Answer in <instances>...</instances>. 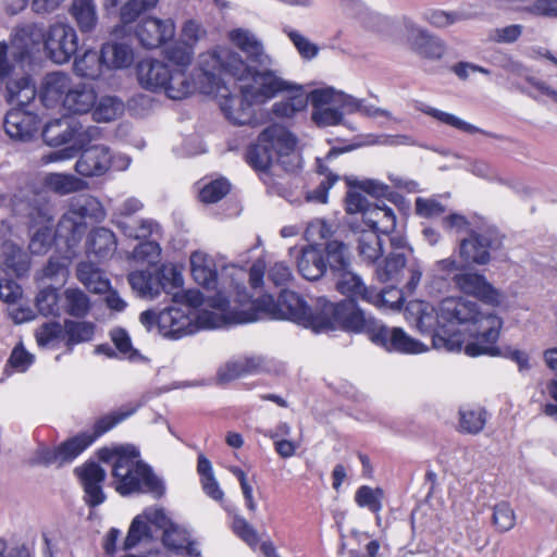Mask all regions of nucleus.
<instances>
[{
	"instance_id": "nucleus-63",
	"label": "nucleus",
	"mask_w": 557,
	"mask_h": 557,
	"mask_svg": "<svg viewBox=\"0 0 557 557\" xmlns=\"http://www.w3.org/2000/svg\"><path fill=\"white\" fill-rule=\"evenodd\" d=\"M58 300L57 289L46 287L36 296V307L42 315H55L59 312Z\"/></svg>"
},
{
	"instance_id": "nucleus-8",
	"label": "nucleus",
	"mask_w": 557,
	"mask_h": 557,
	"mask_svg": "<svg viewBox=\"0 0 557 557\" xmlns=\"http://www.w3.org/2000/svg\"><path fill=\"white\" fill-rule=\"evenodd\" d=\"M319 304L323 309L322 320H329V323L323 325V332L341 326L352 332L368 333L374 342V334L382 325L374 318L366 314L356 301L342 300L334 304L325 297H320Z\"/></svg>"
},
{
	"instance_id": "nucleus-28",
	"label": "nucleus",
	"mask_w": 557,
	"mask_h": 557,
	"mask_svg": "<svg viewBox=\"0 0 557 557\" xmlns=\"http://www.w3.org/2000/svg\"><path fill=\"white\" fill-rule=\"evenodd\" d=\"M208 307L213 310L202 308L201 310H194L193 318L194 323L197 325V332L205 329H216L221 327L226 322L225 313L227 312L228 301L220 293L213 298L208 300Z\"/></svg>"
},
{
	"instance_id": "nucleus-9",
	"label": "nucleus",
	"mask_w": 557,
	"mask_h": 557,
	"mask_svg": "<svg viewBox=\"0 0 557 557\" xmlns=\"http://www.w3.org/2000/svg\"><path fill=\"white\" fill-rule=\"evenodd\" d=\"M407 310L416 317V324L421 333L432 334V344L435 349L459 351L462 348L463 341L459 335L450 334L445 320L441 317V306L435 310L425 301L414 300L409 302Z\"/></svg>"
},
{
	"instance_id": "nucleus-62",
	"label": "nucleus",
	"mask_w": 557,
	"mask_h": 557,
	"mask_svg": "<svg viewBox=\"0 0 557 557\" xmlns=\"http://www.w3.org/2000/svg\"><path fill=\"white\" fill-rule=\"evenodd\" d=\"M382 490L363 485L356 492L355 500L360 507H367L372 512L377 513L382 508Z\"/></svg>"
},
{
	"instance_id": "nucleus-61",
	"label": "nucleus",
	"mask_w": 557,
	"mask_h": 557,
	"mask_svg": "<svg viewBox=\"0 0 557 557\" xmlns=\"http://www.w3.org/2000/svg\"><path fill=\"white\" fill-rule=\"evenodd\" d=\"M159 0H128L120 12L123 24L133 23L141 13L153 9Z\"/></svg>"
},
{
	"instance_id": "nucleus-11",
	"label": "nucleus",
	"mask_w": 557,
	"mask_h": 557,
	"mask_svg": "<svg viewBox=\"0 0 557 557\" xmlns=\"http://www.w3.org/2000/svg\"><path fill=\"white\" fill-rule=\"evenodd\" d=\"M132 289L141 298L154 299L161 292L173 294L183 284L181 273L174 267H161L153 271H134L127 276Z\"/></svg>"
},
{
	"instance_id": "nucleus-10",
	"label": "nucleus",
	"mask_w": 557,
	"mask_h": 557,
	"mask_svg": "<svg viewBox=\"0 0 557 557\" xmlns=\"http://www.w3.org/2000/svg\"><path fill=\"white\" fill-rule=\"evenodd\" d=\"M193 313L190 307H170L158 313L146 310L140 313L139 321L147 331L156 326L162 336L177 339L197 332Z\"/></svg>"
},
{
	"instance_id": "nucleus-32",
	"label": "nucleus",
	"mask_w": 557,
	"mask_h": 557,
	"mask_svg": "<svg viewBox=\"0 0 557 557\" xmlns=\"http://www.w3.org/2000/svg\"><path fill=\"white\" fill-rule=\"evenodd\" d=\"M260 141L268 143L274 156H288L297 145V138L282 125L273 124L260 134Z\"/></svg>"
},
{
	"instance_id": "nucleus-54",
	"label": "nucleus",
	"mask_w": 557,
	"mask_h": 557,
	"mask_svg": "<svg viewBox=\"0 0 557 557\" xmlns=\"http://www.w3.org/2000/svg\"><path fill=\"white\" fill-rule=\"evenodd\" d=\"M152 539L149 525L145 518L140 515L137 516L128 530L127 536L124 542V549L129 550L140 543H148Z\"/></svg>"
},
{
	"instance_id": "nucleus-60",
	"label": "nucleus",
	"mask_w": 557,
	"mask_h": 557,
	"mask_svg": "<svg viewBox=\"0 0 557 557\" xmlns=\"http://www.w3.org/2000/svg\"><path fill=\"white\" fill-rule=\"evenodd\" d=\"M492 519L493 524L499 532H507L516 524L515 511L506 502L498 503L494 506Z\"/></svg>"
},
{
	"instance_id": "nucleus-27",
	"label": "nucleus",
	"mask_w": 557,
	"mask_h": 557,
	"mask_svg": "<svg viewBox=\"0 0 557 557\" xmlns=\"http://www.w3.org/2000/svg\"><path fill=\"white\" fill-rule=\"evenodd\" d=\"M72 77L64 72L48 73L41 83L40 98L46 107L63 104L65 96L72 88Z\"/></svg>"
},
{
	"instance_id": "nucleus-24",
	"label": "nucleus",
	"mask_w": 557,
	"mask_h": 557,
	"mask_svg": "<svg viewBox=\"0 0 557 557\" xmlns=\"http://www.w3.org/2000/svg\"><path fill=\"white\" fill-rule=\"evenodd\" d=\"M52 216L42 210L30 214L29 244L32 255H45L53 243Z\"/></svg>"
},
{
	"instance_id": "nucleus-34",
	"label": "nucleus",
	"mask_w": 557,
	"mask_h": 557,
	"mask_svg": "<svg viewBox=\"0 0 557 557\" xmlns=\"http://www.w3.org/2000/svg\"><path fill=\"white\" fill-rule=\"evenodd\" d=\"M284 92L288 96L272 107V112L277 117H292L304 111L310 101V94H306L301 86L293 84V87Z\"/></svg>"
},
{
	"instance_id": "nucleus-51",
	"label": "nucleus",
	"mask_w": 557,
	"mask_h": 557,
	"mask_svg": "<svg viewBox=\"0 0 557 557\" xmlns=\"http://www.w3.org/2000/svg\"><path fill=\"white\" fill-rule=\"evenodd\" d=\"M420 110L422 112H424L425 114L436 119L437 121H440L446 125H449L451 127H455L459 131H462L465 133H468V134L482 133V134L487 135V133L484 132L483 129L461 120L460 117H458L451 113L444 112V111H441V110L432 108V107H424V108H421Z\"/></svg>"
},
{
	"instance_id": "nucleus-26",
	"label": "nucleus",
	"mask_w": 557,
	"mask_h": 557,
	"mask_svg": "<svg viewBox=\"0 0 557 557\" xmlns=\"http://www.w3.org/2000/svg\"><path fill=\"white\" fill-rule=\"evenodd\" d=\"M374 342L381 344L389 351L403 354H420L428 348L421 342L409 336L400 327H388L382 325L374 334Z\"/></svg>"
},
{
	"instance_id": "nucleus-3",
	"label": "nucleus",
	"mask_w": 557,
	"mask_h": 557,
	"mask_svg": "<svg viewBox=\"0 0 557 557\" xmlns=\"http://www.w3.org/2000/svg\"><path fill=\"white\" fill-rule=\"evenodd\" d=\"M99 458L112 467V479L115 491L122 495L148 493L160 497L164 493L162 481L141 459L138 449L133 445L104 448Z\"/></svg>"
},
{
	"instance_id": "nucleus-7",
	"label": "nucleus",
	"mask_w": 557,
	"mask_h": 557,
	"mask_svg": "<svg viewBox=\"0 0 557 557\" xmlns=\"http://www.w3.org/2000/svg\"><path fill=\"white\" fill-rule=\"evenodd\" d=\"M104 216V209L96 197L88 194L74 196L69 200V209L60 219L55 234L71 246L84 235L86 219L101 221Z\"/></svg>"
},
{
	"instance_id": "nucleus-41",
	"label": "nucleus",
	"mask_w": 557,
	"mask_h": 557,
	"mask_svg": "<svg viewBox=\"0 0 557 557\" xmlns=\"http://www.w3.org/2000/svg\"><path fill=\"white\" fill-rule=\"evenodd\" d=\"M70 12L81 32L89 33L96 27L98 15L92 0H73Z\"/></svg>"
},
{
	"instance_id": "nucleus-38",
	"label": "nucleus",
	"mask_w": 557,
	"mask_h": 557,
	"mask_svg": "<svg viewBox=\"0 0 557 557\" xmlns=\"http://www.w3.org/2000/svg\"><path fill=\"white\" fill-rule=\"evenodd\" d=\"M363 221L370 226V231H374L376 234H389L396 227V215L387 206L373 205V208L366 211Z\"/></svg>"
},
{
	"instance_id": "nucleus-47",
	"label": "nucleus",
	"mask_w": 557,
	"mask_h": 557,
	"mask_svg": "<svg viewBox=\"0 0 557 557\" xmlns=\"http://www.w3.org/2000/svg\"><path fill=\"white\" fill-rule=\"evenodd\" d=\"M274 160V153L268 143H261L260 136L258 143L251 145L246 151V161L256 171H267Z\"/></svg>"
},
{
	"instance_id": "nucleus-49",
	"label": "nucleus",
	"mask_w": 557,
	"mask_h": 557,
	"mask_svg": "<svg viewBox=\"0 0 557 557\" xmlns=\"http://www.w3.org/2000/svg\"><path fill=\"white\" fill-rule=\"evenodd\" d=\"M423 20L436 28H446L455 23L469 20L471 16L461 11L447 12L438 9H429L423 12Z\"/></svg>"
},
{
	"instance_id": "nucleus-35",
	"label": "nucleus",
	"mask_w": 557,
	"mask_h": 557,
	"mask_svg": "<svg viewBox=\"0 0 557 557\" xmlns=\"http://www.w3.org/2000/svg\"><path fill=\"white\" fill-rule=\"evenodd\" d=\"M75 121L70 117L54 119L42 129V138L49 146H61L74 141Z\"/></svg>"
},
{
	"instance_id": "nucleus-12",
	"label": "nucleus",
	"mask_w": 557,
	"mask_h": 557,
	"mask_svg": "<svg viewBox=\"0 0 557 557\" xmlns=\"http://www.w3.org/2000/svg\"><path fill=\"white\" fill-rule=\"evenodd\" d=\"M248 67L247 73L243 77H235L237 81L243 82L239 89L248 98H252L256 103H263L277 94L289 90L293 84L283 79L275 71L252 70L245 61Z\"/></svg>"
},
{
	"instance_id": "nucleus-17",
	"label": "nucleus",
	"mask_w": 557,
	"mask_h": 557,
	"mask_svg": "<svg viewBox=\"0 0 557 557\" xmlns=\"http://www.w3.org/2000/svg\"><path fill=\"white\" fill-rule=\"evenodd\" d=\"M335 280L337 292L348 297L347 300L356 301L360 299L369 304L391 301L386 296L377 295L374 288L367 286L361 276L351 271L350 268L335 274ZM393 301L396 302L397 299Z\"/></svg>"
},
{
	"instance_id": "nucleus-37",
	"label": "nucleus",
	"mask_w": 557,
	"mask_h": 557,
	"mask_svg": "<svg viewBox=\"0 0 557 557\" xmlns=\"http://www.w3.org/2000/svg\"><path fill=\"white\" fill-rule=\"evenodd\" d=\"M101 60L108 69L128 67L134 60L132 48L122 42L104 44L100 52Z\"/></svg>"
},
{
	"instance_id": "nucleus-30",
	"label": "nucleus",
	"mask_w": 557,
	"mask_h": 557,
	"mask_svg": "<svg viewBox=\"0 0 557 557\" xmlns=\"http://www.w3.org/2000/svg\"><path fill=\"white\" fill-rule=\"evenodd\" d=\"M96 100L97 94L91 85L73 83L62 107L69 113L85 114L94 108Z\"/></svg>"
},
{
	"instance_id": "nucleus-36",
	"label": "nucleus",
	"mask_w": 557,
	"mask_h": 557,
	"mask_svg": "<svg viewBox=\"0 0 557 557\" xmlns=\"http://www.w3.org/2000/svg\"><path fill=\"white\" fill-rule=\"evenodd\" d=\"M116 249V238L112 231L106 227L94 230L87 242V252L98 259L113 256Z\"/></svg>"
},
{
	"instance_id": "nucleus-45",
	"label": "nucleus",
	"mask_w": 557,
	"mask_h": 557,
	"mask_svg": "<svg viewBox=\"0 0 557 557\" xmlns=\"http://www.w3.org/2000/svg\"><path fill=\"white\" fill-rule=\"evenodd\" d=\"M486 424V412L482 408L463 407L459 410L458 430L461 433L478 434Z\"/></svg>"
},
{
	"instance_id": "nucleus-15",
	"label": "nucleus",
	"mask_w": 557,
	"mask_h": 557,
	"mask_svg": "<svg viewBox=\"0 0 557 557\" xmlns=\"http://www.w3.org/2000/svg\"><path fill=\"white\" fill-rule=\"evenodd\" d=\"M219 92V106L225 117L234 125H249L255 121L252 98L240 95H232L226 87H215Z\"/></svg>"
},
{
	"instance_id": "nucleus-53",
	"label": "nucleus",
	"mask_w": 557,
	"mask_h": 557,
	"mask_svg": "<svg viewBox=\"0 0 557 557\" xmlns=\"http://www.w3.org/2000/svg\"><path fill=\"white\" fill-rule=\"evenodd\" d=\"M64 331L67 336V345H75L92 338L95 324L86 321L66 320L64 322Z\"/></svg>"
},
{
	"instance_id": "nucleus-64",
	"label": "nucleus",
	"mask_w": 557,
	"mask_h": 557,
	"mask_svg": "<svg viewBox=\"0 0 557 557\" xmlns=\"http://www.w3.org/2000/svg\"><path fill=\"white\" fill-rule=\"evenodd\" d=\"M230 191V184L224 178H219L206 184L199 194L200 200L206 203H214L221 200Z\"/></svg>"
},
{
	"instance_id": "nucleus-31",
	"label": "nucleus",
	"mask_w": 557,
	"mask_h": 557,
	"mask_svg": "<svg viewBox=\"0 0 557 557\" xmlns=\"http://www.w3.org/2000/svg\"><path fill=\"white\" fill-rule=\"evenodd\" d=\"M299 273L309 281L319 280L326 271V262L322 251L314 245L301 248L297 257Z\"/></svg>"
},
{
	"instance_id": "nucleus-57",
	"label": "nucleus",
	"mask_w": 557,
	"mask_h": 557,
	"mask_svg": "<svg viewBox=\"0 0 557 557\" xmlns=\"http://www.w3.org/2000/svg\"><path fill=\"white\" fill-rule=\"evenodd\" d=\"M116 226L129 238L141 239L159 232V224L153 220H141L138 224H129L126 221L117 220Z\"/></svg>"
},
{
	"instance_id": "nucleus-22",
	"label": "nucleus",
	"mask_w": 557,
	"mask_h": 557,
	"mask_svg": "<svg viewBox=\"0 0 557 557\" xmlns=\"http://www.w3.org/2000/svg\"><path fill=\"white\" fill-rule=\"evenodd\" d=\"M76 473L81 479L84 488V499L90 507L101 505L106 500V494L102 484L106 480V470L98 463L89 461L82 467L76 468Z\"/></svg>"
},
{
	"instance_id": "nucleus-40",
	"label": "nucleus",
	"mask_w": 557,
	"mask_h": 557,
	"mask_svg": "<svg viewBox=\"0 0 557 557\" xmlns=\"http://www.w3.org/2000/svg\"><path fill=\"white\" fill-rule=\"evenodd\" d=\"M324 251L326 267H330L334 275L350 268V250L345 243L339 240H330L326 243Z\"/></svg>"
},
{
	"instance_id": "nucleus-5",
	"label": "nucleus",
	"mask_w": 557,
	"mask_h": 557,
	"mask_svg": "<svg viewBox=\"0 0 557 557\" xmlns=\"http://www.w3.org/2000/svg\"><path fill=\"white\" fill-rule=\"evenodd\" d=\"M33 49L23 47L14 36L11 51L7 42H0V84L5 87V98L10 103L27 106L36 96V88L28 73L33 61Z\"/></svg>"
},
{
	"instance_id": "nucleus-44",
	"label": "nucleus",
	"mask_w": 557,
	"mask_h": 557,
	"mask_svg": "<svg viewBox=\"0 0 557 557\" xmlns=\"http://www.w3.org/2000/svg\"><path fill=\"white\" fill-rule=\"evenodd\" d=\"M63 308L72 317L84 318L90 310V299L82 289L70 287L63 293Z\"/></svg>"
},
{
	"instance_id": "nucleus-18",
	"label": "nucleus",
	"mask_w": 557,
	"mask_h": 557,
	"mask_svg": "<svg viewBox=\"0 0 557 557\" xmlns=\"http://www.w3.org/2000/svg\"><path fill=\"white\" fill-rule=\"evenodd\" d=\"M312 120L318 126L337 125L343 120V111L335 103L334 88H319L310 92Z\"/></svg>"
},
{
	"instance_id": "nucleus-16",
	"label": "nucleus",
	"mask_w": 557,
	"mask_h": 557,
	"mask_svg": "<svg viewBox=\"0 0 557 557\" xmlns=\"http://www.w3.org/2000/svg\"><path fill=\"white\" fill-rule=\"evenodd\" d=\"M453 282L461 293L471 295L487 305L499 306L503 301L502 293L482 274L471 271L457 273L454 275Z\"/></svg>"
},
{
	"instance_id": "nucleus-29",
	"label": "nucleus",
	"mask_w": 557,
	"mask_h": 557,
	"mask_svg": "<svg viewBox=\"0 0 557 557\" xmlns=\"http://www.w3.org/2000/svg\"><path fill=\"white\" fill-rule=\"evenodd\" d=\"M170 69L165 63L154 59L141 60L137 65L138 82L145 89L162 91Z\"/></svg>"
},
{
	"instance_id": "nucleus-13",
	"label": "nucleus",
	"mask_w": 557,
	"mask_h": 557,
	"mask_svg": "<svg viewBox=\"0 0 557 557\" xmlns=\"http://www.w3.org/2000/svg\"><path fill=\"white\" fill-rule=\"evenodd\" d=\"M407 42L423 59L440 60L446 52L445 42L408 17L403 18Z\"/></svg>"
},
{
	"instance_id": "nucleus-14",
	"label": "nucleus",
	"mask_w": 557,
	"mask_h": 557,
	"mask_svg": "<svg viewBox=\"0 0 557 557\" xmlns=\"http://www.w3.org/2000/svg\"><path fill=\"white\" fill-rule=\"evenodd\" d=\"M0 236L3 237L1 245V257L4 264L17 276L24 275L30 268V257L23 249L22 245L14 240L16 233L9 221H1Z\"/></svg>"
},
{
	"instance_id": "nucleus-55",
	"label": "nucleus",
	"mask_w": 557,
	"mask_h": 557,
	"mask_svg": "<svg viewBox=\"0 0 557 557\" xmlns=\"http://www.w3.org/2000/svg\"><path fill=\"white\" fill-rule=\"evenodd\" d=\"M318 171L324 175V180L320 182L319 186L311 191L307 193L306 199L310 202L326 203L327 193L332 186L338 181V176L333 174L326 165L319 161Z\"/></svg>"
},
{
	"instance_id": "nucleus-33",
	"label": "nucleus",
	"mask_w": 557,
	"mask_h": 557,
	"mask_svg": "<svg viewBox=\"0 0 557 557\" xmlns=\"http://www.w3.org/2000/svg\"><path fill=\"white\" fill-rule=\"evenodd\" d=\"M190 269L194 280L207 289H214L218 273L214 260L202 251H195L190 256Z\"/></svg>"
},
{
	"instance_id": "nucleus-19",
	"label": "nucleus",
	"mask_w": 557,
	"mask_h": 557,
	"mask_svg": "<svg viewBox=\"0 0 557 557\" xmlns=\"http://www.w3.org/2000/svg\"><path fill=\"white\" fill-rule=\"evenodd\" d=\"M113 163L111 150L106 145H91L82 149L75 163V171L84 177L106 174Z\"/></svg>"
},
{
	"instance_id": "nucleus-6",
	"label": "nucleus",
	"mask_w": 557,
	"mask_h": 557,
	"mask_svg": "<svg viewBox=\"0 0 557 557\" xmlns=\"http://www.w3.org/2000/svg\"><path fill=\"white\" fill-rule=\"evenodd\" d=\"M17 42L28 44L33 51L44 46L47 57L57 64H64L76 53L78 37L67 23L55 22L47 29L38 24L26 25L17 30Z\"/></svg>"
},
{
	"instance_id": "nucleus-25",
	"label": "nucleus",
	"mask_w": 557,
	"mask_h": 557,
	"mask_svg": "<svg viewBox=\"0 0 557 557\" xmlns=\"http://www.w3.org/2000/svg\"><path fill=\"white\" fill-rule=\"evenodd\" d=\"M228 39L250 62L260 66L273 64V59L265 52L262 41L251 30L246 28L233 29L228 33Z\"/></svg>"
},
{
	"instance_id": "nucleus-42",
	"label": "nucleus",
	"mask_w": 557,
	"mask_h": 557,
	"mask_svg": "<svg viewBox=\"0 0 557 557\" xmlns=\"http://www.w3.org/2000/svg\"><path fill=\"white\" fill-rule=\"evenodd\" d=\"M357 250L363 262L373 264L383 253L382 242L374 231H363L359 234Z\"/></svg>"
},
{
	"instance_id": "nucleus-46",
	"label": "nucleus",
	"mask_w": 557,
	"mask_h": 557,
	"mask_svg": "<svg viewBox=\"0 0 557 557\" xmlns=\"http://www.w3.org/2000/svg\"><path fill=\"white\" fill-rule=\"evenodd\" d=\"M103 66L104 64L100 54L92 50L86 51L74 62L75 73L81 77L89 79H96L100 77Z\"/></svg>"
},
{
	"instance_id": "nucleus-21",
	"label": "nucleus",
	"mask_w": 557,
	"mask_h": 557,
	"mask_svg": "<svg viewBox=\"0 0 557 557\" xmlns=\"http://www.w3.org/2000/svg\"><path fill=\"white\" fill-rule=\"evenodd\" d=\"M175 35V25L171 18L160 20L147 17L136 27V36L140 45L147 49L160 47Z\"/></svg>"
},
{
	"instance_id": "nucleus-50",
	"label": "nucleus",
	"mask_w": 557,
	"mask_h": 557,
	"mask_svg": "<svg viewBox=\"0 0 557 557\" xmlns=\"http://www.w3.org/2000/svg\"><path fill=\"white\" fill-rule=\"evenodd\" d=\"M95 441V436H89V432L81 433L59 446L61 454V463L70 462L83 453Z\"/></svg>"
},
{
	"instance_id": "nucleus-39",
	"label": "nucleus",
	"mask_w": 557,
	"mask_h": 557,
	"mask_svg": "<svg viewBox=\"0 0 557 557\" xmlns=\"http://www.w3.org/2000/svg\"><path fill=\"white\" fill-rule=\"evenodd\" d=\"M78 281L90 292L101 294L109 290L110 282L91 262H82L77 267Z\"/></svg>"
},
{
	"instance_id": "nucleus-59",
	"label": "nucleus",
	"mask_w": 557,
	"mask_h": 557,
	"mask_svg": "<svg viewBox=\"0 0 557 557\" xmlns=\"http://www.w3.org/2000/svg\"><path fill=\"white\" fill-rule=\"evenodd\" d=\"M190 533L182 525L175 524L171 529L162 533V544L174 554H182V549L187 544Z\"/></svg>"
},
{
	"instance_id": "nucleus-20",
	"label": "nucleus",
	"mask_w": 557,
	"mask_h": 557,
	"mask_svg": "<svg viewBox=\"0 0 557 557\" xmlns=\"http://www.w3.org/2000/svg\"><path fill=\"white\" fill-rule=\"evenodd\" d=\"M496 240L491 231H471L459 244V256L466 262L486 264L491 258L490 250L494 248Z\"/></svg>"
},
{
	"instance_id": "nucleus-56",
	"label": "nucleus",
	"mask_w": 557,
	"mask_h": 557,
	"mask_svg": "<svg viewBox=\"0 0 557 557\" xmlns=\"http://www.w3.org/2000/svg\"><path fill=\"white\" fill-rule=\"evenodd\" d=\"M406 265V258L403 252L391 253L376 269V276L381 282L396 280Z\"/></svg>"
},
{
	"instance_id": "nucleus-1",
	"label": "nucleus",
	"mask_w": 557,
	"mask_h": 557,
	"mask_svg": "<svg viewBox=\"0 0 557 557\" xmlns=\"http://www.w3.org/2000/svg\"><path fill=\"white\" fill-rule=\"evenodd\" d=\"M441 314L450 334L455 333L463 341L465 352L468 356L500 354L495 345L503 326L499 317L492 313L483 315L476 302L455 297L441 302Z\"/></svg>"
},
{
	"instance_id": "nucleus-23",
	"label": "nucleus",
	"mask_w": 557,
	"mask_h": 557,
	"mask_svg": "<svg viewBox=\"0 0 557 557\" xmlns=\"http://www.w3.org/2000/svg\"><path fill=\"white\" fill-rule=\"evenodd\" d=\"M17 106L11 109L4 117V131L14 140H30L39 127L38 116Z\"/></svg>"
},
{
	"instance_id": "nucleus-58",
	"label": "nucleus",
	"mask_w": 557,
	"mask_h": 557,
	"mask_svg": "<svg viewBox=\"0 0 557 557\" xmlns=\"http://www.w3.org/2000/svg\"><path fill=\"white\" fill-rule=\"evenodd\" d=\"M136 411V408L131 407L126 409H121L119 411L109 413L107 416L98 419L94 425L92 432L89 433V436H95V440L106 432L110 431L120 422L124 421L128 417H131Z\"/></svg>"
},
{
	"instance_id": "nucleus-43",
	"label": "nucleus",
	"mask_w": 557,
	"mask_h": 557,
	"mask_svg": "<svg viewBox=\"0 0 557 557\" xmlns=\"http://www.w3.org/2000/svg\"><path fill=\"white\" fill-rule=\"evenodd\" d=\"M48 188L59 195H66L86 188L87 183L72 174L50 173L45 177Z\"/></svg>"
},
{
	"instance_id": "nucleus-48",
	"label": "nucleus",
	"mask_w": 557,
	"mask_h": 557,
	"mask_svg": "<svg viewBox=\"0 0 557 557\" xmlns=\"http://www.w3.org/2000/svg\"><path fill=\"white\" fill-rule=\"evenodd\" d=\"M124 111L123 102L116 97L104 96L96 101L92 111V119L96 122H111L119 117Z\"/></svg>"
},
{
	"instance_id": "nucleus-52",
	"label": "nucleus",
	"mask_w": 557,
	"mask_h": 557,
	"mask_svg": "<svg viewBox=\"0 0 557 557\" xmlns=\"http://www.w3.org/2000/svg\"><path fill=\"white\" fill-rule=\"evenodd\" d=\"M283 33L288 37V39L292 41L297 52L304 60H313L319 54V46L312 42L308 37L302 35L300 32L289 26H285L283 28Z\"/></svg>"
},
{
	"instance_id": "nucleus-2",
	"label": "nucleus",
	"mask_w": 557,
	"mask_h": 557,
	"mask_svg": "<svg viewBox=\"0 0 557 557\" xmlns=\"http://www.w3.org/2000/svg\"><path fill=\"white\" fill-rule=\"evenodd\" d=\"M248 67L242 57L226 48L202 53L199 67L188 72L184 69L169 71L162 91L173 100H182L195 91L211 94L218 86L221 72L233 77H243Z\"/></svg>"
},
{
	"instance_id": "nucleus-4",
	"label": "nucleus",
	"mask_w": 557,
	"mask_h": 557,
	"mask_svg": "<svg viewBox=\"0 0 557 557\" xmlns=\"http://www.w3.org/2000/svg\"><path fill=\"white\" fill-rule=\"evenodd\" d=\"M262 319L289 320L315 333L323 332V325L329 323V320H322L323 309L319 299L312 309L297 293L286 289L281 293L277 301L270 295L260 297L251 304L249 310L236 312L234 322L249 323Z\"/></svg>"
}]
</instances>
